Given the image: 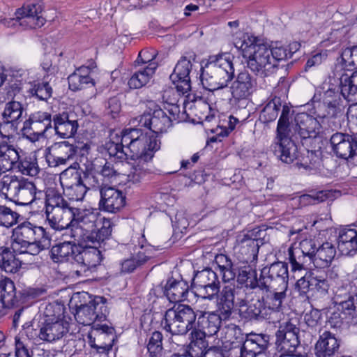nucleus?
<instances>
[{
	"label": "nucleus",
	"instance_id": "f257e3e1",
	"mask_svg": "<svg viewBox=\"0 0 357 357\" xmlns=\"http://www.w3.org/2000/svg\"><path fill=\"white\" fill-rule=\"evenodd\" d=\"M98 215L94 208L75 213L70 236L78 241L105 245L111 238L113 224L109 219L103 218L101 227L96 231Z\"/></svg>",
	"mask_w": 357,
	"mask_h": 357
},
{
	"label": "nucleus",
	"instance_id": "f03ea898",
	"mask_svg": "<svg viewBox=\"0 0 357 357\" xmlns=\"http://www.w3.org/2000/svg\"><path fill=\"white\" fill-rule=\"evenodd\" d=\"M13 249L20 253L37 255L51 245L52 234L50 230L30 222H24L14 231Z\"/></svg>",
	"mask_w": 357,
	"mask_h": 357
},
{
	"label": "nucleus",
	"instance_id": "7ed1b4c3",
	"mask_svg": "<svg viewBox=\"0 0 357 357\" xmlns=\"http://www.w3.org/2000/svg\"><path fill=\"white\" fill-rule=\"evenodd\" d=\"M201 82L208 91L222 89L234 78V67L228 54L213 55L202 68Z\"/></svg>",
	"mask_w": 357,
	"mask_h": 357
},
{
	"label": "nucleus",
	"instance_id": "20e7f679",
	"mask_svg": "<svg viewBox=\"0 0 357 357\" xmlns=\"http://www.w3.org/2000/svg\"><path fill=\"white\" fill-rule=\"evenodd\" d=\"M243 56L248 58L247 66L252 72L261 77L269 76L276 71L275 59L271 57L269 45L258 43L256 38H248L241 45Z\"/></svg>",
	"mask_w": 357,
	"mask_h": 357
},
{
	"label": "nucleus",
	"instance_id": "39448f33",
	"mask_svg": "<svg viewBox=\"0 0 357 357\" xmlns=\"http://www.w3.org/2000/svg\"><path fill=\"white\" fill-rule=\"evenodd\" d=\"M122 143L129 151L128 157L131 159L153 158L154 153L160 149V142L156 135L139 128L125 129L122 132Z\"/></svg>",
	"mask_w": 357,
	"mask_h": 357
},
{
	"label": "nucleus",
	"instance_id": "423d86ee",
	"mask_svg": "<svg viewBox=\"0 0 357 357\" xmlns=\"http://www.w3.org/2000/svg\"><path fill=\"white\" fill-rule=\"evenodd\" d=\"M0 192L19 205L30 204L42 194L32 181L9 174L0 178Z\"/></svg>",
	"mask_w": 357,
	"mask_h": 357
},
{
	"label": "nucleus",
	"instance_id": "0eeeda50",
	"mask_svg": "<svg viewBox=\"0 0 357 357\" xmlns=\"http://www.w3.org/2000/svg\"><path fill=\"white\" fill-rule=\"evenodd\" d=\"M75 211L59 194L47 195L45 204L47 221L51 229L55 231L71 229Z\"/></svg>",
	"mask_w": 357,
	"mask_h": 357
},
{
	"label": "nucleus",
	"instance_id": "6e6552de",
	"mask_svg": "<svg viewBox=\"0 0 357 357\" xmlns=\"http://www.w3.org/2000/svg\"><path fill=\"white\" fill-rule=\"evenodd\" d=\"M289 112V108L284 106L277 126L278 142L273 146L275 155L287 164L293 162L298 156L297 146L292 139L294 137L289 134L292 130L288 129Z\"/></svg>",
	"mask_w": 357,
	"mask_h": 357
},
{
	"label": "nucleus",
	"instance_id": "1a4fd4ad",
	"mask_svg": "<svg viewBox=\"0 0 357 357\" xmlns=\"http://www.w3.org/2000/svg\"><path fill=\"white\" fill-rule=\"evenodd\" d=\"M197 314L188 305H175L165 314L162 324L172 335H185L196 326Z\"/></svg>",
	"mask_w": 357,
	"mask_h": 357
},
{
	"label": "nucleus",
	"instance_id": "9d476101",
	"mask_svg": "<svg viewBox=\"0 0 357 357\" xmlns=\"http://www.w3.org/2000/svg\"><path fill=\"white\" fill-rule=\"evenodd\" d=\"M288 265L282 261L272 264L261 271L259 278L251 281L250 289H287L288 287Z\"/></svg>",
	"mask_w": 357,
	"mask_h": 357
},
{
	"label": "nucleus",
	"instance_id": "9b49d317",
	"mask_svg": "<svg viewBox=\"0 0 357 357\" xmlns=\"http://www.w3.org/2000/svg\"><path fill=\"white\" fill-rule=\"evenodd\" d=\"M106 301L102 296H95L88 303L80 305L75 314L77 321L84 326H93L97 320H105L108 314Z\"/></svg>",
	"mask_w": 357,
	"mask_h": 357
},
{
	"label": "nucleus",
	"instance_id": "f8f14e48",
	"mask_svg": "<svg viewBox=\"0 0 357 357\" xmlns=\"http://www.w3.org/2000/svg\"><path fill=\"white\" fill-rule=\"evenodd\" d=\"M42 11L43 8L40 3H31L18 9L15 19L3 20L2 22L8 26H20L24 29L40 28L45 22Z\"/></svg>",
	"mask_w": 357,
	"mask_h": 357
},
{
	"label": "nucleus",
	"instance_id": "ddd939ff",
	"mask_svg": "<svg viewBox=\"0 0 357 357\" xmlns=\"http://www.w3.org/2000/svg\"><path fill=\"white\" fill-rule=\"evenodd\" d=\"M52 116L46 112L31 113L22 128L23 135L32 142L38 141L45 133L52 128Z\"/></svg>",
	"mask_w": 357,
	"mask_h": 357
},
{
	"label": "nucleus",
	"instance_id": "4468645a",
	"mask_svg": "<svg viewBox=\"0 0 357 357\" xmlns=\"http://www.w3.org/2000/svg\"><path fill=\"white\" fill-rule=\"evenodd\" d=\"M192 287L196 294L204 299L212 300L220 291L218 275L211 268L198 271L192 279Z\"/></svg>",
	"mask_w": 357,
	"mask_h": 357
},
{
	"label": "nucleus",
	"instance_id": "2eb2a0df",
	"mask_svg": "<svg viewBox=\"0 0 357 357\" xmlns=\"http://www.w3.org/2000/svg\"><path fill=\"white\" fill-rule=\"evenodd\" d=\"M195 59L196 55L194 52L186 53L178 61L170 75L176 90L182 94L187 93L191 89L190 73L192 70V62Z\"/></svg>",
	"mask_w": 357,
	"mask_h": 357
},
{
	"label": "nucleus",
	"instance_id": "dca6fc26",
	"mask_svg": "<svg viewBox=\"0 0 357 357\" xmlns=\"http://www.w3.org/2000/svg\"><path fill=\"white\" fill-rule=\"evenodd\" d=\"M299 331V328L292 320L280 324L275 333L277 350L287 354L294 353L300 344Z\"/></svg>",
	"mask_w": 357,
	"mask_h": 357
},
{
	"label": "nucleus",
	"instance_id": "f3484780",
	"mask_svg": "<svg viewBox=\"0 0 357 357\" xmlns=\"http://www.w3.org/2000/svg\"><path fill=\"white\" fill-rule=\"evenodd\" d=\"M330 144L334 155L348 160L357 157V138L349 134L335 132L330 139Z\"/></svg>",
	"mask_w": 357,
	"mask_h": 357
},
{
	"label": "nucleus",
	"instance_id": "a211bd4d",
	"mask_svg": "<svg viewBox=\"0 0 357 357\" xmlns=\"http://www.w3.org/2000/svg\"><path fill=\"white\" fill-rule=\"evenodd\" d=\"M106 243L95 244L91 245H86L84 247L77 245V251L74 255V262L77 264L81 269L77 270L76 273L79 275L82 272H86L91 268L96 267L98 265L102 259L101 252L98 249L97 246L100 248L105 247Z\"/></svg>",
	"mask_w": 357,
	"mask_h": 357
},
{
	"label": "nucleus",
	"instance_id": "6ab92c4d",
	"mask_svg": "<svg viewBox=\"0 0 357 357\" xmlns=\"http://www.w3.org/2000/svg\"><path fill=\"white\" fill-rule=\"evenodd\" d=\"M320 128L319 122L312 116L307 113H298L294 118V122L289 123L288 129H291L289 134L297 138L301 139L315 137L319 133Z\"/></svg>",
	"mask_w": 357,
	"mask_h": 357
},
{
	"label": "nucleus",
	"instance_id": "aec40b11",
	"mask_svg": "<svg viewBox=\"0 0 357 357\" xmlns=\"http://www.w3.org/2000/svg\"><path fill=\"white\" fill-rule=\"evenodd\" d=\"M114 329L105 324H94L88 337L91 347L99 353H106L112 348L115 340Z\"/></svg>",
	"mask_w": 357,
	"mask_h": 357
},
{
	"label": "nucleus",
	"instance_id": "412c9836",
	"mask_svg": "<svg viewBox=\"0 0 357 357\" xmlns=\"http://www.w3.org/2000/svg\"><path fill=\"white\" fill-rule=\"evenodd\" d=\"M77 151V146L68 141L56 143L52 147V152L46 154V161L51 167L66 165L75 156Z\"/></svg>",
	"mask_w": 357,
	"mask_h": 357
},
{
	"label": "nucleus",
	"instance_id": "4be33fe9",
	"mask_svg": "<svg viewBox=\"0 0 357 357\" xmlns=\"http://www.w3.org/2000/svg\"><path fill=\"white\" fill-rule=\"evenodd\" d=\"M259 243H262L261 240L257 238L253 232L241 234L236 238L235 250L242 261L252 262L257 259Z\"/></svg>",
	"mask_w": 357,
	"mask_h": 357
},
{
	"label": "nucleus",
	"instance_id": "5701e85b",
	"mask_svg": "<svg viewBox=\"0 0 357 357\" xmlns=\"http://www.w3.org/2000/svg\"><path fill=\"white\" fill-rule=\"evenodd\" d=\"M256 79L248 72L239 73L231 82L230 92L232 97L238 100L247 99L255 91Z\"/></svg>",
	"mask_w": 357,
	"mask_h": 357
},
{
	"label": "nucleus",
	"instance_id": "b1692460",
	"mask_svg": "<svg viewBox=\"0 0 357 357\" xmlns=\"http://www.w3.org/2000/svg\"><path fill=\"white\" fill-rule=\"evenodd\" d=\"M99 207L109 213L119 211L126 204V196L122 191L113 187H105L100 190Z\"/></svg>",
	"mask_w": 357,
	"mask_h": 357
},
{
	"label": "nucleus",
	"instance_id": "393cba45",
	"mask_svg": "<svg viewBox=\"0 0 357 357\" xmlns=\"http://www.w3.org/2000/svg\"><path fill=\"white\" fill-rule=\"evenodd\" d=\"M132 160V162H122L121 165L126 171V174H124V176H126V180L132 183H137L151 173L152 158L140 157Z\"/></svg>",
	"mask_w": 357,
	"mask_h": 357
},
{
	"label": "nucleus",
	"instance_id": "a878e982",
	"mask_svg": "<svg viewBox=\"0 0 357 357\" xmlns=\"http://www.w3.org/2000/svg\"><path fill=\"white\" fill-rule=\"evenodd\" d=\"M269 336L265 334L246 335L240 347V357H256L268 348Z\"/></svg>",
	"mask_w": 357,
	"mask_h": 357
},
{
	"label": "nucleus",
	"instance_id": "bb28decb",
	"mask_svg": "<svg viewBox=\"0 0 357 357\" xmlns=\"http://www.w3.org/2000/svg\"><path fill=\"white\" fill-rule=\"evenodd\" d=\"M68 331V323L63 319H47L40 329V340L52 342L61 339Z\"/></svg>",
	"mask_w": 357,
	"mask_h": 357
},
{
	"label": "nucleus",
	"instance_id": "cd10ccee",
	"mask_svg": "<svg viewBox=\"0 0 357 357\" xmlns=\"http://www.w3.org/2000/svg\"><path fill=\"white\" fill-rule=\"evenodd\" d=\"M340 346V340L328 331L319 335L314 345L316 357H333L337 352Z\"/></svg>",
	"mask_w": 357,
	"mask_h": 357
},
{
	"label": "nucleus",
	"instance_id": "c85d7f7f",
	"mask_svg": "<svg viewBox=\"0 0 357 357\" xmlns=\"http://www.w3.org/2000/svg\"><path fill=\"white\" fill-rule=\"evenodd\" d=\"M150 129L151 132L155 135L158 132H165L172 126V117L162 109H155L153 114L144 115L141 117L140 122Z\"/></svg>",
	"mask_w": 357,
	"mask_h": 357
},
{
	"label": "nucleus",
	"instance_id": "c756f323",
	"mask_svg": "<svg viewBox=\"0 0 357 357\" xmlns=\"http://www.w3.org/2000/svg\"><path fill=\"white\" fill-rule=\"evenodd\" d=\"M242 300L240 303L241 313L243 317L250 320H268L270 322H274L273 317L269 315V312L266 310L262 297L257 299H252L249 304L245 306Z\"/></svg>",
	"mask_w": 357,
	"mask_h": 357
},
{
	"label": "nucleus",
	"instance_id": "7c9ffc66",
	"mask_svg": "<svg viewBox=\"0 0 357 357\" xmlns=\"http://www.w3.org/2000/svg\"><path fill=\"white\" fill-rule=\"evenodd\" d=\"M52 128H54L56 134L61 138H70L75 135L78 128V123L76 120H70L69 114L66 112L56 114L53 116Z\"/></svg>",
	"mask_w": 357,
	"mask_h": 357
},
{
	"label": "nucleus",
	"instance_id": "2f4dec72",
	"mask_svg": "<svg viewBox=\"0 0 357 357\" xmlns=\"http://www.w3.org/2000/svg\"><path fill=\"white\" fill-rule=\"evenodd\" d=\"M337 248L343 255H354L357 251V231L344 228L339 232Z\"/></svg>",
	"mask_w": 357,
	"mask_h": 357
},
{
	"label": "nucleus",
	"instance_id": "473e14b6",
	"mask_svg": "<svg viewBox=\"0 0 357 357\" xmlns=\"http://www.w3.org/2000/svg\"><path fill=\"white\" fill-rule=\"evenodd\" d=\"M236 289L231 286H225L218 296V311L221 313L224 320L228 319L234 307Z\"/></svg>",
	"mask_w": 357,
	"mask_h": 357
},
{
	"label": "nucleus",
	"instance_id": "72a5a7b5",
	"mask_svg": "<svg viewBox=\"0 0 357 357\" xmlns=\"http://www.w3.org/2000/svg\"><path fill=\"white\" fill-rule=\"evenodd\" d=\"M188 289L189 286L185 281L170 278L165 286L164 294L170 302L177 303L187 298Z\"/></svg>",
	"mask_w": 357,
	"mask_h": 357
},
{
	"label": "nucleus",
	"instance_id": "f704fd0d",
	"mask_svg": "<svg viewBox=\"0 0 357 357\" xmlns=\"http://www.w3.org/2000/svg\"><path fill=\"white\" fill-rule=\"evenodd\" d=\"M77 251V245L70 241H64L52 246L50 257L55 263H63L71 260L74 262V255Z\"/></svg>",
	"mask_w": 357,
	"mask_h": 357
},
{
	"label": "nucleus",
	"instance_id": "c9c22d12",
	"mask_svg": "<svg viewBox=\"0 0 357 357\" xmlns=\"http://www.w3.org/2000/svg\"><path fill=\"white\" fill-rule=\"evenodd\" d=\"M90 68L82 66L68 77L69 89L76 91L88 86H93L95 82L90 77Z\"/></svg>",
	"mask_w": 357,
	"mask_h": 357
},
{
	"label": "nucleus",
	"instance_id": "e433bc0d",
	"mask_svg": "<svg viewBox=\"0 0 357 357\" xmlns=\"http://www.w3.org/2000/svg\"><path fill=\"white\" fill-rule=\"evenodd\" d=\"M266 291V294L262 296L263 301L269 312V315L273 317L275 313L282 310V303L286 297L287 289H262Z\"/></svg>",
	"mask_w": 357,
	"mask_h": 357
},
{
	"label": "nucleus",
	"instance_id": "4c0bfd02",
	"mask_svg": "<svg viewBox=\"0 0 357 357\" xmlns=\"http://www.w3.org/2000/svg\"><path fill=\"white\" fill-rule=\"evenodd\" d=\"M339 86L344 99L353 103L357 102V70L351 75L342 73L340 77Z\"/></svg>",
	"mask_w": 357,
	"mask_h": 357
},
{
	"label": "nucleus",
	"instance_id": "58836bf2",
	"mask_svg": "<svg viewBox=\"0 0 357 357\" xmlns=\"http://www.w3.org/2000/svg\"><path fill=\"white\" fill-rule=\"evenodd\" d=\"M20 158L17 148L7 143H0V166L3 172L15 169Z\"/></svg>",
	"mask_w": 357,
	"mask_h": 357
},
{
	"label": "nucleus",
	"instance_id": "ea45409f",
	"mask_svg": "<svg viewBox=\"0 0 357 357\" xmlns=\"http://www.w3.org/2000/svg\"><path fill=\"white\" fill-rule=\"evenodd\" d=\"M223 317L221 313L201 312L197 319V326L202 330H205L208 336L216 334L220 327Z\"/></svg>",
	"mask_w": 357,
	"mask_h": 357
},
{
	"label": "nucleus",
	"instance_id": "a19ab883",
	"mask_svg": "<svg viewBox=\"0 0 357 357\" xmlns=\"http://www.w3.org/2000/svg\"><path fill=\"white\" fill-rule=\"evenodd\" d=\"M157 66L156 63H151L144 67L140 68L129 79V86L131 89H140L146 86L152 79Z\"/></svg>",
	"mask_w": 357,
	"mask_h": 357
},
{
	"label": "nucleus",
	"instance_id": "79ce46f5",
	"mask_svg": "<svg viewBox=\"0 0 357 357\" xmlns=\"http://www.w3.org/2000/svg\"><path fill=\"white\" fill-rule=\"evenodd\" d=\"M336 254L335 246L329 242H325L320 245L312 257V262L317 268L328 267Z\"/></svg>",
	"mask_w": 357,
	"mask_h": 357
},
{
	"label": "nucleus",
	"instance_id": "37998d69",
	"mask_svg": "<svg viewBox=\"0 0 357 357\" xmlns=\"http://www.w3.org/2000/svg\"><path fill=\"white\" fill-rule=\"evenodd\" d=\"M327 116L323 119V123H328L332 129H337L340 127V120L344 115V108L341 102H327Z\"/></svg>",
	"mask_w": 357,
	"mask_h": 357
},
{
	"label": "nucleus",
	"instance_id": "c03bdc74",
	"mask_svg": "<svg viewBox=\"0 0 357 357\" xmlns=\"http://www.w3.org/2000/svg\"><path fill=\"white\" fill-rule=\"evenodd\" d=\"M20 266V261L15 257L9 248L0 247V268L2 271L8 273H15Z\"/></svg>",
	"mask_w": 357,
	"mask_h": 357
},
{
	"label": "nucleus",
	"instance_id": "a18cd8bd",
	"mask_svg": "<svg viewBox=\"0 0 357 357\" xmlns=\"http://www.w3.org/2000/svg\"><path fill=\"white\" fill-rule=\"evenodd\" d=\"M352 324H357V291L340 301H335Z\"/></svg>",
	"mask_w": 357,
	"mask_h": 357
},
{
	"label": "nucleus",
	"instance_id": "49530a36",
	"mask_svg": "<svg viewBox=\"0 0 357 357\" xmlns=\"http://www.w3.org/2000/svg\"><path fill=\"white\" fill-rule=\"evenodd\" d=\"M78 167L79 164L75 162L61 172L60 175V182L63 189L83 182L82 171L79 170Z\"/></svg>",
	"mask_w": 357,
	"mask_h": 357
},
{
	"label": "nucleus",
	"instance_id": "de8ad7c7",
	"mask_svg": "<svg viewBox=\"0 0 357 357\" xmlns=\"http://www.w3.org/2000/svg\"><path fill=\"white\" fill-rule=\"evenodd\" d=\"M215 263L216 264L224 282H229L234 279L236 272L234 268L233 263L231 259L225 255H217L215 257Z\"/></svg>",
	"mask_w": 357,
	"mask_h": 357
},
{
	"label": "nucleus",
	"instance_id": "09e8293b",
	"mask_svg": "<svg viewBox=\"0 0 357 357\" xmlns=\"http://www.w3.org/2000/svg\"><path fill=\"white\" fill-rule=\"evenodd\" d=\"M24 112L25 108L20 101L11 100L5 105L2 118L20 123Z\"/></svg>",
	"mask_w": 357,
	"mask_h": 357
},
{
	"label": "nucleus",
	"instance_id": "8fccbe9b",
	"mask_svg": "<svg viewBox=\"0 0 357 357\" xmlns=\"http://www.w3.org/2000/svg\"><path fill=\"white\" fill-rule=\"evenodd\" d=\"M0 298L4 301L7 306H13L17 302L14 282L8 278L0 280Z\"/></svg>",
	"mask_w": 357,
	"mask_h": 357
},
{
	"label": "nucleus",
	"instance_id": "3c124183",
	"mask_svg": "<svg viewBox=\"0 0 357 357\" xmlns=\"http://www.w3.org/2000/svg\"><path fill=\"white\" fill-rule=\"evenodd\" d=\"M288 259L294 273L307 272V259L299 250L288 249Z\"/></svg>",
	"mask_w": 357,
	"mask_h": 357
},
{
	"label": "nucleus",
	"instance_id": "603ef678",
	"mask_svg": "<svg viewBox=\"0 0 357 357\" xmlns=\"http://www.w3.org/2000/svg\"><path fill=\"white\" fill-rule=\"evenodd\" d=\"M31 87L29 92L33 96L37 97L39 100H46L52 96V89L49 81L33 82L30 83Z\"/></svg>",
	"mask_w": 357,
	"mask_h": 357
},
{
	"label": "nucleus",
	"instance_id": "864d4df0",
	"mask_svg": "<svg viewBox=\"0 0 357 357\" xmlns=\"http://www.w3.org/2000/svg\"><path fill=\"white\" fill-rule=\"evenodd\" d=\"M281 107L279 98H275L269 101L262 109L260 118L264 122L268 123L276 119Z\"/></svg>",
	"mask_w": 357,
	"mask_h": 357
},
{
	"label": "nucleus",
	"instance_id": "5fc2aeb1",
	"mask_svg": "<svg viewBox=\"0 0 357 357\" xmlns=\"http://www.w3.org/2000/svg\"><path fill=\"white\" fill-rule=\"evenodd\" d=\"M342 68L353 70L357 66V45L344 50L340 56Z\"/></svg>",
	"mask_w": 357,
	"mask_h": 357
},
{
	"label": "nucleus",
	"instance_id": "6e6d98bb",
	"mask_svg": "<svg viewBox=\"0 0 357 357\" xmlns=\"http://www.w3.org/2000/svg\"><path fill=\"white\" fill-rule=\"evenodd\" d=\"M330 284L324 274L317 271L311 273V291L325 295L327 294Z\"/></svg>",
	"mask_w": 357,
	"mask_h": 357
},
{
	"label": "nucleus",
	"instance_id": "4d7b16f0",
	"mask_svg": "<svg viewBox=\"0 0 357 357\" xmlns=\"http://www.w3.org/2000/svg\"><path fill=\"white\" fill-rule=\"evenodd\" d=\"M146 261L144 255L138 254L122 260L120 263L121 273L123 274L132 273L137 267Z\"/></svg>",
	"mask_w": 357,
	"mask_h": 357
},
{
	"label": "nucleus",
	"instance_id": "13d9d810",
	"mask_svg": "<svg viewBox=\"0 0 357 357\" xmlns=\"http://www.w3.org/2000/svg\"><path fill=\"white\" fill-rule=\"evenodd\" d=\"M162 334L159 331L152 333L147 344L150 357H161L162 353Z\"/></svg>",
	"mask_w": 357,
	"mask_h": 357
},
{
	"label": "nucleus",
	"instance_id": "bf43d9fd",
	"mask_svg": "<svg viewBox=\"0 0 357 357\" xmlns=\"http://www.w3.org/2000/svg\"><path fill=\"white\" fill-rule=\"evenodd\" d=\"M15 169H18L22 174L30 176H35L39 172V167L36 160L31 158L18 160Z\"/></svg>",
	"mask_w": 357,
	"mask_h": 357
},
{
	"label": "nucleus",
	"instance_id": "052dcab7",
	"mask_svg": "<svg viewBox=\"0 0 357 357\" xmlns=\"http://www.w3.org/2000/svg\"><path fill=\"white\" fill-rule=\"evenodd\" d=\"M124 147L126 146L121 140V143L108 142L105 144L104 149L111 158L122 160L128 158V153L124 151Z\"/></svg>",
	"mask_w": 357,
	"mask_h": 357
},
{
	"label": "nucleus",
	"instance_id": "680f3d73",
	"mask_svg": "<svg viewBox=\"0 0 357 357\" xmlns=\"http://www.w3.org/2000/svg\"><path fill=\"white\" fill-rule=\"evenodd\" d=\"M87 189L86 184L81 182L69 188H63V192L70 200L81 201L84 197Z\"/></svg>",
	"mask_w": 357,
	"mask_h": 357
},
{
	"label": "nucleus",
	"instance_id": "e2e57ef3",
	"mask_svg": "<svg viewBox=\"0 0 357 357\" xmlns=\"http://www.w3.org/2000/svg\"><path fill=\"white\" fill-rule=\"evenodd\" d=\"M19 214L6 206H0V225L10 227L16 224Z\"/></svg>",
	"mask_w": 357,
	"mask_h": 357
},
{
	"label": "nucleus",
	"instance_id": "0e129e2a",
	"mask_svg": "<svg viewBox=\"0 0 357 357\" xmlns=\"http://www.w3.org/2000/svg\"><path fill=\"white\" fill-rule=\"evenodd\" d=\"M271 51V57L275 59L276 70L278 67V62L280 61L285 60L292 55L291 51L282 45L275 43V45H269Z\"/></svg>",
	"mask_w": 357,
	"mask_h": 357
},
{
	"label": "nucleus",
	"instance_id": "69168bd1",
	"mask_svg": "<svg viewBox=\"0 0 357 357\" xmlns=\"http://www.w3.org/2000/svg\"><path fill=\"white\" fill-rule=\"evenodd\" d=\"M215 354H218L220 357H222L219 352V349L216 347H211L206 351H201L200 355H198L196 349L191 347L183 354H174L172 357H211V356Z\"/></svg>",
	"mask_w": 357,
	"mask_h": 357
},
{
	"label": "nucleus",
	"instance_id": "338daca9",
	"mask_svg": "<svg viewBox=\"0 0 357 357\" xmlns=\"http://www.w3.org/2000/svg\"><path fill=\"white\" fill-rule=\"evenodd\" d=\"M328 197V194L324 191L314 192L300 197V201L303 204H317L323 202Z\"/></svg>",
	"mask_w": 357,
	"mask_h": 357
},
{
	"label": "nucleus",
	"instance_id": "774afa93",
	"mask_svg": "<svg viewBox=\"0 0 357 357\" xmlns=\"http://www.w3.org/2000/svg\"><path fill=\"white\" fill-rule=\"evenodd\" d=\"M19 123V122L10 121L2 118V121L0 122V135L3 137L9 138L17 132Z\"/></svg>",
	"mask_w": 357,
	"mask_h": 357
}]
</instances>
